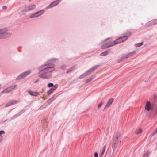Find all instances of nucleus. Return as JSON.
<instances>
[{"instance_id":"29","label":"nucleus","mask_w":157,"mask_h":157,"mask_svg":"<svg viewBox=\"0 0 157 157\" xmlns=\"http://www.w3.org/2000/svg\"><path fill=\"white\" fill-rule=\"evenodd\" d=\"M148 153L147 152H146V153L144 154L143 156V157H148Z\"/></svg>"},{"instance_id":"22","label":"nucleus","mask_w":157,"mask_h":157,"mask_svg":"<svg viewBox=\"0 0 157 157\" xmlns=\"http://www.w3.org/2000/svg\"><path fill=\"white\" fill-rule=\"evenodd\" d=\"M94 77H90V78H89L87 79L86 82H85V83H88L89 82H90V81H91L94 78Z\"/></svg>"},{"instance_id":"13","label":"nucleus","mask_w":157,"mask_h":157,"mask_svg":"<svg viewBox=\"0 0 157 157\" xmlns=\"http://www.w3.org/2000/svg\"><path fill=\"white\" fill-rule=\"evenodd\" d=\"M36 6L34 4H32L29 6L28 8L26 9L28 12L36 8Z\"/></svg>"},{"instance_id":"27","label":"nucleus","mask_w":157,"mask_h":157,"mask_svg":"<svg viewBox=\"0 0 157 157\" xmlns=\"http://www.w3.org/2000/svg\"><path fill=\"white\" fill-rule=\"evenodd\" d=\"M53 86V84L52 83H49L48 84V86L49 87H52Z\"/></svg>"},{"instance_id":"20","label":"nucleus","mask_w":157,"mask_h":157,"mask_svg":"<svg viewBox=\"0 0 157 157\" xmlns=\"http://www.w3.org/2000/svg\"><path fill=\"white\" fill-rule=\"evenodd\" d=\"M55 89L51 88L47 92V94L48 95H50L51 94L54 90Z\"/></svg>"},{"instance_id":"2","label":"nucleus","mask_w":157,"mask_h":157,"mask_svg":"<svg viewBox=\"0 0 157 157\" xmlns=\"http://www.w3.org/2000/svg\"><path fill=\"white\" fill-rule=\"evenodd\" d=\"M12 35L11 32H8V29L5 27L0 29V39H4Z\"/></svg>"},{"instance_id":"39","label":"nucleus","mask_w":157,"mask_h":157,"mask_svg":"<svg viewBox=\"0 0 157 157\" xmlns=\"http://www.w3.org/2000/svg\"><path fill=\"white\" fill-rule=\"evenodd\" d=\"M1 85H0V88H1Z\"/></svg>"},{"instance_id":"7","label":"nucleus","mask_w":157,"mask_h":157,"mask_svg":"<svg viewBox=\"0 0 157 157\" xmlns=\"http://www.w3.org/2000/svg\"><path fill=\"white\" fill-rule=\"evenodd\" d=\"M116 44H115V42L114 41V42H110L106 43L103 45L101 47V48L102 49H105L113 46Z\"/></svg>"},{"instance_id":"18","label":"nucleus","mask_w":157,"mask_h":157,"mask_svg":"<svg viewBox=\"0 0 157 157\" xmlns=\"http://www.w3.org/2000/svg\"><path fill=\"white\" fill-rule=\"evenodd\" d=\"M109 52V50H106V51L101 53L100 54V56H105Z\"/></svg>"},{"instance_id":"37","label":"nucleus","mask_w":157,"mask_h":157,"mask_svg":"<svg viewBox=\"0 0 157 157\" xmlns=\"http://www.w3.org/2000/svg\"><path fill=\"white\" fill-rule=\"evenodd\" d=\"M154 97L155 98L157 99V94L154 95Z\"/></svg>"},{"instance_id":"36","label":"nucleus","mask_w":157,"mask_h":157,"mask_svg":"<svg viewBox=\"0 0 157 157\" xmlns=\"http://www.w3.org/2000/svg\"><path fill=\"white\" fill-rule=\"evenodd\" d=\"M54 87H55V89H56L58 87V85L57 84H56L54 86Z\"/></svg>"},{"instance_id":"5","label":"nucleus","mask_w":157,"mask_h":157,"mask_svg":"<svg viewBox=\"0 0 157 157\" xmlns=\"http://www.w3.org/2000/svg\"><path fill=\"white\" fill-rule=\"evenodd\" d=\"M31 71L30 70L27 71L23 72V73L20 74L17 78L16 79L18 80L22 79L26 77L28 75H29V74H30L31 73Z\"/></svg>"},{"instance_id":"17","label":"nucleus","mask_w":157,"mask_h":157,"mask_svg":"<svg viewBox=\"0 0 157 157\" xmlns=\"http://www.w3.org/2000/svg\"><path fill=\"white\" fill-rule=\"evenodd\" d=\"M149 24L150 25H155L157 24V20H154L149 22Z\"/></svg>"},{"instance_id":"12","label":"nucleus","mask_w":157,"mask_h":157,"mask_svg":"<svg viewBox=\"0 0 157 157\" xmlns=\"http://www.w3.org/2000/svg\"><path fill=\"white\" fill-rule=\"evenodd\" d=\"M28 93L32 96H35L38 95L39 94L38 92H33L31 90H29L28 91Z\"/></svg>"},{"instance_id":"11","label":"nucleus","mask_w":157,"mask_h":157,"mask_svg":"<svg viewBox=\"0 0 157 157\" xmlns=\"http://www.w3.org/2000/svg\"><path fill=\"white\" fill-rule=\"evenodd\" d=\"M98 67V65L94 66L93 67L90 68L86 72L88 74H89V75L93 72L95 69L97 68Z\"/></svg>"},{"instance_id":"28","label":"nucleus","mask_w":157,"mask_h":157,"mask_svg":"<svg viewBox=\"0 0 157 157\" xmlns=\"http://www.w3.org/2000/svg\"><path fill=\"white\" fill-rule=\"evenodd\" d=\"M5 133V132L3 130H1L0 131V137L2 136H1L2 134H4Z\"/></svg>"},{"instance_id":"15","label":"nucleus","mask_w":157,"mask_h":157,"mask_svg":"<svg viewBox=\"0 0 157 157\" xmlns=\"http://www.w3.org/2000/svg\"><path fill=\"white\" fill-rule=\"evenodd\" d=\"M136 52L135 51H133L130 52L129 53L125 56V57L126 58H128L129 57L132 56L133 55L136 54Z\"/></svg>"},{"instance_id":"33","label":"nucleus","mask_w":157,"mask_h":157,"mask_svg":"<svg viewBox=\"0 0 157 157\" xmlns=\"http://www.w3.org/2000/svg\"><path fill=\"white\" fill-rule=\"evenodd\" d=\"M2 8L4 10H6L7 9V7L6 6H3L2 7Z\"/></svg>"},{"instance_id":"31","label":"nucleus","mask_w":157,"mask_h":157,"mask_svg":"<svg viewBox=\"0 0 157 157\" xmlns=\"http://www.w3.org/2000/svg\"><path fill=\"white\" fill-rule=\"evenodd\" d=\"M102 104L103 103L102 102L100 103L99 105H98V108L99 109L101 106Z\"/></svg>"},{"instance_id":"38","label":"nucleus","mask_w":157,"mask_h":157,"mask_svg":"<svg viewBox=\"0 0 157 157\" xmlns=\"http://www.w3.org/2000/svg\"><path fill=\"white\" fill-rule=\"evenodd\" d=\"M39 81V80L38 79H37V80H36V81H35V82H34V83H36L37 82H38Z\"/></svg>"},{"instance_id":"14","label":"nucleus","mask_w":157,"mask_h":157,"mask_svg":"<svg viewBox=\"0 0 157 157\" xmlns=\"http://www.w3.org/2000/svg\"><path fill=\"white\" fill-rule=\"evenodd\" d=\"M106 149V146L105 145L104 146L103 148L100 151L99 154V157H102L103 156V155Z\"/></svg>"},{"instance_id":"25","label":"nucleus","mask_w":157,"mask_h":157,"mask_svg":"<svg viewBox=\"0 0 157 157\" xmlns=\"http://www.w3.org/2000/svg\"><path fill=\"white\" fill-rule=\"evenodd\" d=\"M143 43L140 42V43H136L135 44V46L136 47H139L140 46H141L142 44H143Z\"/></svg>"},{"instance_id":"26","label":"nucleus","mask_w":157,"mask_h":157,"mask_svg":"<svg viewBox=\"0 0 157 157\" xmlns=\"http://www.w3.org/2000/svg\"><path fill=\"white\" fill-rule=\"evenodd\" d=\"M142 132V130L141 128H139L137 130L136 132L135 133L136 134H138L139 133H141Z\"/></svg>"},{"instance_id":"32","label":"nucleus","mask_w":157,"mask_h":157,"mask_svg":"<svg viewBox=\"0 0 157 157\" xmlns=\"http://www.w3.org/2000/svg\"><path fill=\"white\" fill-rule=\"evenodd\" d=\"M98 154L97 152H96L94 153V157H98Z\"/></svg>"},{"instance_id":"9","label":"nucleus","mask_w":157,"mask_h":157,"mask_svg":"<svg viewBox=\"0 0 157 157\" xmlns=\"http://www.w3.org/2000/svg\"><path fill=\"white\" fill-rule=\"evenodd\" d=\"M113 101V98H110L108 101L107 103L106 106L104 107L103 110L107 109L112 104Z\"/></svg>"},{"instance_id":"24","label":"nucleus","mask_w":157,"mask_h":157,"mask_svg":"<svg viewBox=\"0 0 157 157\" xmlns=\"http://www.w3.org/2000/svg\"><path fill=\"white\" fill-rule=\"evenodd\" d=\"M16 102H15V103H13L12 102H9V103H7V104H6L5 105V107H8L9 106H10L11 105H12L15 103H16Z\"/></svg>"},{"instance_id":"4","label":"nucleus","mask_w":157,"mask_h":157,"mask_svg":"<svg viewBox=\"0 0 157 157\" xmlns=\"http://www.w3.org/2000/svg\"><path fill=\"white\" fill-rule=\"evenodd\" d=\"M17 86V85H14L8 87L3 90L2 93H7L10 92L14 90Z\"/></svg>"},{"instance_id":"6","label":"nucleus","mask_w":157,"mask_h":157,"mask_svg":"<svg viewBox=\"0 0 157 157\" xmlns=\"http://www.w3.org/2000/svg\"><path fill=\"white\" fill-rule=\"evenodd\" d=\"M128 38V37L127 36H124L119 38L114 41L115 44H117L122 42H123L126 40Z\"/></svg>"},{"instance_id":"40","label":"nucleus","mask_w":157,"mask_h":157,"mask_svg":"<svg viewBox=\"0 0 157 157\" xmlns=\"http://www.w3.org/2000/svg\"><path fill=\"white\" fill-rule=\"evenodd\" d=\"M156 130H157V128L156 129Z\"/></svg>"},{"instance_id":"21","label":"nucleus","mask_w":157,"mask_h":157,"mask_svg":"<svg viewBox=\"0 0 157 157\" xmlns=\"http://www.w3.org/2000/svg\"><path fill=\"white\" fill-rule=\"evenodd\" d=\"M26 9L23 10L21 11L20 12L19 14L21 15H23L25 13V12H27Z\"/></svg>"},{"instance_id":"10","label":"nucleus","mask_w":157,"mask_h":157,"mask_svg":"<svg viewBox=\"0 0 157 157\" xmlns=\"http://www.w3.org/2000/svg\"><path fill=\"white\" fill-rule=\"evenodd\" d=\"M151 103L149 101H147L145 105V109L147 111H149L151 109Z\"/></svg>"},{"instance_id":"16","label":"nucleus","mask_w":157,"mask_h":157,"mask_svg":"<svg viewBox=\"0 0 157 157\" xmlns=\"http://www.w3.org/2000/svg\"><path fill=\"white\" fill-rule=\"evenodd\" d=\"M44 12V10H41L36 12V14L37 17L40 16Z\"/></svg>"},{"instance_id":"30","label":"nucleus","mask_w":157,"mask_h":157,"mask_svg":"<svg viewBox=\"0 0 157 157\" xmlns=\"http://www.w3.org/2000/svg\"><path fill=\"white\" fill-rule=\"evenodd\" d=\"M72 68H70L69 69H68L67 71V73H68L70 72H71L72 71Z\"/></svg>"},{"instance_id":"23","label":"nucleus","mask_w":157,"mask_h":157,"mask_svg":"<svg viewBox=\"0 0 157 157\" xmlns=\"http://www.w3.org/2000/svg\"><path fill=\"white\" fill-rule=\"evenodd\" d=\"M36 17H37V16L36 14V13L32 14L30 16V17L31 18H35Z\"/></svg>"},{"instance_id":"19","label":"nucleus","mask_w":157,"mask_h":157,"mask_svg":"<svg viewBox=\"0 0 157 157\" xmlns=\"http://www.w3.org/2000/svg\"><path fill=\"white\" fill-rule=\"evenodd\" d=\"M88 75H89V74H88L87 72H86L81 75L79 77V78L80 79H82Z\"/></svg>"},{"instance_id":"3","label":"nucleus","mask_w":157,"mask_h":157,"mask_svg":"<svg viewBox=\"0 0 157 157\" xmlns=\"http://www.w3.org/2000/svg\"><path fill=\"white\" fill-rule=\"evenodd\" d=\"M120 135L119 134H115L112 138V147L113 150H115L117 144L121 142V140L119 138Z\"/></svg>"},{"instance_id":"1","label":"nucleus","mask_w":157,"mask_h":157,"mask_svg":"<svg viewBox=\"0 0 157 157\" xmlns=\"http://www.w3.org/2000/svg\"><path fill=\"white\" fill-rule=\"evenodd\" d=\"M55 66L54 64L49 62L40 66L38 68L39 76L44 79L50 78L55 70Z\"/></svg>"},{"instance_id":"34","label":"nucleus","mask_w":157,"mask_h":157,"mask_svg":"<svg viewBox=\"0 0 157 157\" xmlns=\"http://www.w3.org/2000/svg\"><path fill=\"white\" fill-rule=\"evenodd\" d=\"M157 132V130L156 129L153 132V135H154L155 134H156Z\"/></svg>"},{"instance_id":"35","label":"nucleus","mask_w":157,"mask_h":157,"mask_svg":"<svg viewBox=\"0 0 157 157\" xmlns=\"http://www.w3.org/2000/svg\"><path fill=\"white\" fill-rule=\"evenodd\" d=\"M3 137L2 136L0 137V143L1 142L2 140Z\"/></svg>"},{"instance_id":"8","label":"nucleus","mask_w":157,"mask_h":157,"mask_svg":"<svg viewBox=\"0 0 157 157\" xmlns=\"http://www.w3.org/2000/svg\"><path fill=\"white\" fill-rule=\"evenodd\" d=\"M60 0H57L53 2L51 4H50L49 6H47L46 7V9H47L50 8L55 6H56L60 2Z\"/></svg>"}]
</instances>
